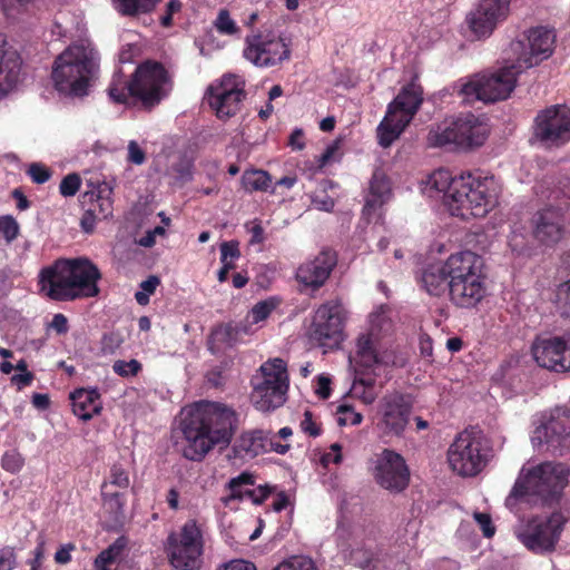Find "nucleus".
Masks as SVG:
<instances>
[{
    "label": "nucleus",
    "instance_id": "nucleus-15",
    "mask_svg": "<svg viewBox=\"0 0 570 570\" xmlns=\"http://www.w3.org/2000/svg\"><path fill=\"white\" fill-rule=\"evenodd\" d=\"M534 139L546 149H556L570 141V109L556 105L541 110L533 127Z\"/></svg>",
    "mask_w": 570,
    "mask_h": 570
},
{
    "label": "nucleus",
    "instance_id": "nucleus-40",
    "mask_svg": "<svg viewBox=\"0 0 570 570\" xmlns=\"http://www.w3.org/2000/svg\"><path fill=\"white\" fill-rule=\"evenodd\" d=\"M242 184L247 191H266L271 184V177L264 170L245 171L242 176Z\"/></svg>",
    "mask_w": 570,
    "mask_h": 570
},
{
    "label": "nucleus",
    "instance_id": "nucleus-56",
    "mask_svg": "<svg viewBox=\"0 0 570 570\" xmlns=\"http://www.w3.org/2000/svg\"><path fill=\"white\" fill-rule=\"evenodd\" d=\"M23 465L22 456L17 452H8L2 456V466L10 472L19 471Z\"/></svg>",
    "mask_w": 570,
    "mask_h": 570
},
{
    "label": "nucleus",
    "instance_id": "nucleus-10",
    "mask_svg": "<svg viewBox=\"0 0 570 570\" xmlns=\"http://www.w3.org/2000/svg\"><path fill=\"white\" fill-rule=\"evenodd\" d=\"M522 71L512 62L491 75H475L460 88L464 100L494 102L507 99L515 87L517 77Z\"/></svg>",
    "mask_w": 570,
    "mask_h": 570
},
{
    "label": "nucleus",
    "instance_id": "nucleus-53",
    "mask_svg": "<svg viewBox=\"0 0 570 570\" xmlns=\"http://www.w3.org/2000/svg\"><path fill=\"white\" fill-rule=\"evenodd\" d=\"M265 438L264 452L273 451L279 454H285L289 450V444H282L277 441L278 436L271 431H265Z\"/></svg>",
    "mask_w": 570,
    "mask_h": 570
},
{
    "label": "nucleus",
    "instance_id": "nucleus-20",
    "mask_svg": "<svg viewBox=\"0 0 570 570\" xmlns=\"http://www.w3.org/2000/svg\"><path fill=\"white\" fill-rule=\"evenodd\" d=\"M209 106L216 111L220 119H227L234 116L238 110L240 102L245 99L244 81L235 76H225L218 88H208Z\"/></svg>",
    "mask_w": 570,
    "mask_h": 570
},
{
    "label": "nucleus",
    "instance_id": "nucleus-13",
    "mask_svg": "<svg viewBox=\"0 0 570 570\" xmlns=\"http://www.w3.org/2000/svg\"><path fill=\"white\" fill-rule=\"evenodd\" d=\"M566 523L564 517L553 512L549 517H534L515 529L519 541L534 553H548L556 549Z\"/></svg>",
    "mask_w": 570,
    "mask_h": 570
},
{
    "label": "nucleus",
    "instance_id": "nucleus-8",
    "mask_svg": "<svg viewBox=\"0 0 570 570\" xmlns=\"http://www.w3.org/2000/svg\"><path fill=\"white\" fill-rule=\"evenodd\" d=\"M422 88L415 83L405 86L389 105L383 120L377 127L379 144L386 148L396 140L423 101Z\"/></svg>",
    "mask_w": 570,
    "mask_h": 570
},
{
    "label": "nucleus",
    "instance_id": "nucleus-58",
    "mask_svg": "<svg viewBox=\"0 0 570 570\" xmlns=\"http://www.w3.org/2000/svg\"><path fill=\"white\" fill-rule=\"evenodd\" d=\"M110 484L121 489L129 485L128 474L118 465H114L110 473Z\"/></svg>",
    "mask_w": 570,
    "mask_h": 570
},
{
    "label": "nucleus",
    "instance_id": "nucleus-23",
    "mask_svg": "<svg viewBox=\"0 0 570 570\" xmlns=\"http://www.w3.org/2000/svg\"><path fill=\"white\" fill-rule=\"evenodd\" d=\"M568 230L563 223V213L558 207H547L533 218V236L546 246H554L563 240Z\"/></svg>",
    "mask_w": 570,
    "mask_h": 570
},
{
    "label": "nucleus",
    "instance_id": "nucleus-48",
    "mask_svg": "<svg viewBox=\"0 0 570 570\" xmlns=\"http://www.w3.org/2000/svg\"><path fill=\"white\" fill-rule=\"evenodd\" d=\"M18 233V223L11 216L0 217V235H2L7 242H12L17 238Z\"/></svg>",
    "mask_w": 570,
    "mask_h": 570
},
{
    "label": "nucleus",
    "instance_id": "nucleus-11",
    "mask_svg": "<svg viewBox=\"0 0 570 570\" xmlns=\"http://www.w3.org/2000/svg\"><path fill=\"white\" fill-rule=\"evenodd\" d=\"M261 382L254 384L252 401L257 410L267 412L282 406L286 401L288 375L286 363L274 358L261 366Z\"/></svg>",
    "mask_w": 570,
    "mask_h": 570
},
{
    "label": "nucleus",
    "instance_id": "nucleus-30",
    "mask_svg": "<svg viewBox=\"0 0 570 570\" xmlns=\"http://www.w3.org/2000/svg\"><path fill=\"white\" fill-rule=\"evenodd\" d=\"M421 283L423 288L433 296H440L446 291L450 292V277L444 263L430 265L425 268Z\"/></svg>",
    "mask_w": 570,
    "mask_h": 570
},
{
    "label": "nucleus",
    "instance_id": "nucleus-25",
    "mask_svg": "<svg viewBox=\"0 0 570 570\" xmlns=\"http://www.w3.org/2000/svg\"><path fill=\"white\" fill-rule=\"evenodd\" d=\"M485 285L481 275H472L450 286V298L462 308L474 307L485 296Z\"/></svg>",
    "mask_w": 570,
    "mask_h": 570
},
{
    "label": "nucleus",
    "instance_id": "nucleus-1",
    "mask_svg": "<svg viewBox=\"0 0 570 570\" xmlns=\"http://www.w3.org/2000/svg\"><path fill=\"white\" fill-rule=\"evenodd\" d=\"M236 426L235 412L219 403L197 405L181 421L184 434L183 455L190 461H202L214 448L227 446Z\"/></svg>",
    "mask_w": 570,
    "mask_h": 570
},
{
    "label": "nucleus",
    "instance_id": "nucleus-33",
    "mask_svg": "<svg viewBox=\"0 0 570 570\" xmlns=\"http://www.w3.org/2000/svg\"><path fill=\"white\" fill-rule=\"evenodd\" d=\"M351 393L364 404H372L379 395L375 390V379L364 377L363 372L357 370Z\"/></svg>",
    "mask_w": 570,
    "mask_h": 570
},
{
    "label": "nucleus",
    "instance_id": "nucleus-29",
    "mask_svg": "<svg viewBox=\"0 0 570 570\" xmlns=\"http://www.w3.org/2000/svg\"><path fill=\"white\" fill-rule=\"evenodd\" d=\"M97 390L78 389L70 394L72 411L82 421L92 419L101 410Z\"/></svg>",
    "mask_w": 570,
    "mask_h": 570
},
{
    "label": "nucleus",
    "instance_id": "nucleus-26",
    "mask_svg": "<svg viewBox=\"0 0 570 570\" xmlns=\"http://www.w3.org/2000/svg\"><path fill=\"white\" fill-rule=\"evenodd\" d=\"M444 265L450 277V285L464 281L472 275H480V257L470 250L451 255Z\"/></svg>",
    "mask_w": 570,
    "mask_h": 570
},
{
    "label": "nucleus",
    "instance_id": "nucleus-62",
    "mask_svg": "<svg viewBox=\"0 0 570 570\" xmlns=\"http://www.w3.org/2000/svg\"><path fill=\"white\" fill-rule=\"evenodd\" d=\"M301 429L311 436H317L321 433L320 428L313 421V414L311 411H305L304 419L301 422Z\"/></svg>",
    "mask_w": 570,
    "mask_h": 570
},
{
    "label": "nucleus",
    "instance_id": "nucleus-45",
    "mask_svg": "<svg viewBox=\"0 0 570 570\" xmlns=\"http://www.w3.org/2000/svg\"><path fill=\"white\" fill-rule=\"evenodd\" d=\"M112 370L116 374L122 377H131L136 376L140 372L141 364L137 360H118L114 363Z\"/></svg>",
    "mask_w": 570,
    "mask_h": 570
},
{
    "label": "nucleus",
    "instance_id": "nucleus-21",
    "mask_svg": "<svg viewBox=\"0 0 570 570\" xmlns=\"http://www.w3.org/2000/svg\"><path fill=\"white\" fill-rule=\"evenodd\" d=\"M532 355L539 366L554 371L570 370V344L560 336L539 337L532 345Z\"/></svg>",
    "mask_w": 570,
    "mask_h": 570
},
{
    "label": "nucleus",
    "instance_id": "nucleus-36",
    "mask_svg": "<svg viewBox=\"0 0 570 570\" xmlns=\"http://www.w3.org/2000/svg\"><path fill=\"white\" fill-rule=\"evenodd\" d=\"M509 4L510 0H480L476 7L480 16H488L499 23L507 18Z\"/></svg>",
    "mask_w": 570,
    "mask_h": 570
},
{
    "label": "nucleus",
    "instance_id": "nucleus-43",
    "mask_svg": "<svg viewBox=\"0 0 570 570\" xmlns=\"http://www.w3.org/2000/svg\"><path fill=\"white\" fill-rule=\"evenodd\" d=\"M557 308L561 317L570 320V279L561 284L558 288Z\"/></svg>",
    "mask_w": 570,
    "mask_h": 570
},
{
    "label": "nucleus",
    "instance_id": "nucleus-63",
    "mask_svg": "<svg viewBox=\"0 0 570 570\" xmlns=\"http://www.w3.org/2000/svg\"><path fill=\"white\" fill-rule=\"evenodd\" d=\"M76 549L73 543L61 546L55 553V561L59 564H67L71 561V552Z\"/></svg>",
    "mask_w": 570,
    "mask_h": 570
},
{
    "label": "nucleus",
    "instance_id": "nucleus-14",
    "mask_svg": "<svg viewBox=\"0 0 570 570\" xmlns=\"http://www.w3.org/2000/svg\"><path fill=\"white\" fill-rule=\"evenodd\" d=\"M346 313L338 301L322 304L314 313L309 338L326 350L337 348L344 341Z\"/></svg>",
    "mask_w": 570,
    "mask_h": 570
},
{
    "label": "nucleus",
    "instance_id": "nucleus-41",
    "mask_svg": "<svg viewBox=\"0 0 570 570\" xmlns=\"http://www.w3.org/2000/svg\"><path fill=\"white\" fill-rule=\"evenodd\" d=\"M376 552L373 543H368L366 547L356 548L351 551V562L364 570H372V563L375 560Z\"/></svg>",
    "mask_w": 570,
    "mask_h": 570
},
{
    "label": "nucleus",
    "instance_id": "nucleus-28",
    "mask_svg": "<svg viewBox=\"0 0 570 570\" xmlns=\"http://www.w3.org/2000/svg\"><path fill=\"white\" fill-rule=\"evenodd\" d=\"M6 46L7 38L0 33V98L12 89L20 75V61L16 52L6 50Z\"/></svg>",
    "mask_w": 570,
    "mask_h": 570
},
{
    "label": "nucleus",
    "instance_id": "nucleus-22",
    "mask_svg": "<svg viewBox=\"0 0 570 570\" xmlns=\"http://www.w3.org/2000/svg\"><path fill=\"white\" fill-rule=\"evenodd\" d=\"M531 442L534 448L548 445L553 452L563 453L570 449V416L558 414L535 428Z\"/></svg>",
    "mask_w": 570,
    "mask_h": 570
},
{
    "label": "nucleus",
    "instance_id": "nucleus-37",
    "mask_svg": "<svg viewBox=\"0 0 570 570\" xmlns=\"http://www.w3.org/2000/svg\"><path fill=\"white\" fill-rule=\"evenodd\" d=\"M124 16H137L151 11L160 0H112Z\"/></svg>",
    "mask_w": 570,
    "mask_h": 570
},
{
    "label": "nucleus",
    "instance_id": "nucleus-42",
    "mask_svg": "<svg viewBox=\"0 0 570 570\" xmlns=\"http://www.w3.org/2000/svg\"><path fill=\"white\" fill-rule=\"evenodd\" d=\"M272 570H317V567L313 559L305 556H293Z\"/></svg>",
    "mask_w": 570,
    "mask_h": 570
},
{
    "label": "nucleus",
    "instance_id": "nucleus-31",
    "mask_svg": "<svg viewBox=\"0 0 570 570\" xmlns=\"http://www.w3.org/2000/svg\"><path fill=\"white\" fill-rule=\"evenodd\" d=\"M239 337V328L230 323L220 324L213 328L208 336V350L213 354H220L225 350L233 347Z\"/></svg>",
    "mask_w": 570,
    "mask_h": 570
},
{
    "label": "nucleus",
    "instance_id": "nucleus-49",
    "mask_svg": "<svg viewBox=\"0 0 570 570\" xmlns=\"http://www.w3.org/2000/svg\"><path fill=\"white\" fill-rule=\"evenodd\" d=\"M108 484L104 483L102 485V497L105 504L114 511L116 514L122 513L124 502L121 501V497L118 492L108 493L106 491Z\"/></svg>",
    "mask_w": 570,
    "mask_h": 570
},
{
    "label": "nucleus",
    "instance_id": "nucleus-18",
    "mask_svg": "<svg viewBox=\"0 0 570 570\" xmlns=\"http://www.w3.org/2000/svg\"><path fill=\"white\" fill-rule=\"evenodd\" d=\"M411 412L412 406L402 394L385 395L380 403L377 429L387 436H402Z\"/></svg>",
    "mask_w": 570,
    "mask_h": 570
},
{
    "label": "nucleus",
    "instance_id": "nucleus-59",
    "mask_svg": "<svg viewBox=\"0 0 570 570\" xmlns=\"http://www.w3.org/2000/svg\"><path fill=\"white\" fill-rule=\"evenodd\" d=\"M239 256L240 252L238 248V243L224 242L220 244V262H225L226 259H235Z\"/></svg>",
    "mask_w": 570,
    "mask_h": 570
},
{
    "label": "nucleus",
    "instance_id": "nucleus-17",
    "mask_svg": "<svg viewBox=\"0 0 570 570\" xmlns=\"http://www.w3.org/2000/svg\"><path fill=\"white\" fill-rule=\"evenodd\" d=\"M291 50L281 37L254 35L246 38L244 57L257 67L275 66L289 58Z\"/></svg>",
    "mask_w": 570,
    "mask_h": 570
},
{
    "label": "nucleus",
    "instance_id": "nucleus-47",
    "mask_svg": "<svg viewBox=\"0 0 570 570\" xmlns=\"http://www.w3.org/2000/svg\"><path fill=\"white\" fill-rule=\"evenodd\" d=\"M215 26L220 33L225 35H234L238 30L235 21L230 18L227 10L219 11Z\"/></svg>",
    "mask_w": 570,
    "mask_h": 570
},
{
    "label": "nucleus",
    "instance_id": "nucleus-32",
    "mask_svg": "<svg viewBox=\"0 0 570 570\" xmlns=\"http://www.w3.org/2000/svg\"><path fill=\"white\" fill-rule=\"evenodd\" d=\"M377 355L373 347L371 337L365 334L361 335L356 342V351L354 356L356 371H361L360 368H371L377 363Z\"/></svg>",
    "mask_w": 570,
    "mask_h": 570
},
{
    "label": "nucleus",
    "instance_id": "nucleus-52",
    "mask_svg": "<svg viewBox=\"0 0 570 570\" xmlns=\"http://www.w3.org/2000/svg\"><path fill=\"white\" fill-rule=\"evenodd\" d=\"M473 518L480 525L482 533L485 538H492L495 533V527L492 523L491 515L483 512H474Z\"/></svg>",
    "mask_w": 570,
    "mask_h": 570
},
{
    "label": "nucleus",
    "instance_id": "nucleus-34",
    "mask_svg": "<svg viewBox=\"0 0 570 570\" xmlns=\"http://www.w3.org/2000/svg\"><path fill=\"white\" fill-rule=\"evenodd\" d=\"M466 23L470 31L476 39L489 37L497 27V22L488 16H480L479 8L475 7L466 16Z\"/></svg>",
    "mask_w": 570,
    "mask_h": 570
},
{
    "label": "nucleus",
    "instance_id": "nucleus-61",
    "mask_svg": "<svg viewBox=\"0 0 570 570\" xmlns=\"http://www.w3.org/2000/svg\"><path fill=\"white\" fill-rule=\"evenodd\" d=\"M128 159L135 165H141L146 159L144 150L135 140L128 144Z\"/></svg>",
    "mask_w": 570,
    "mask_h": 570
},
{
    "label": "nucleus",
    "instance_id": "nucleus-39",
    "mask_svg": "<svg viewBox=\"0 0 570 570\" xmlns=\"http://www.w3.org/2000/svg\"><path fill=\"white\" fill-rule=\"evenodd\" d=\"M125 548L124 539H117L111 546L102 550L95 560L96 570H115L111 568Z\"/></svg>",
    "mask_w": 570,
    "mask_h": 570
},
{
    "label": "nucleus",
    "instance_id": "nucleus-51",
    "mask_svg": "<svg viewBox=\"0 0 570 570\" xmlns=\"http://www.w3.org/2000/svg\"><path fill=\"white\" fill-rule=\"evenodd\" d=\"M121 340L119 335L114 333L104 334L100 342V353L102 355H109L120 346Z\"/></svg>",
    "mask_w": 570,
    "mask_h": 570
},
{
    "label": "nucleus",
    "instance_id": "nucleus-50",
    "mask_svg": "<svg viewBox=\"0 0 570 570\" xmlns=\"http://www.w3.org/2000/svg\"><path fill=\"white\" fill-rule=\"evenodd\" d=\"M273 301H263L254 305L252 308V317L255 323L264 321L275 308Z\"/></svg>",
    "mask_w": 570,
    "mask_h": 570
},
{
    "label": "nucleus",
    "instance_id": "nucleus-12",
    "mask_svg": "<svg viewBox=\"0 0 570 570\" xmlns=\"http://www.w3.org/2000/svg\"><path fill=\"white\" fill-rule=\"evenodd\" d=\"M203 534L195 520H188L179 532L167 538L166 551L170 564L178 570H198L202 567Z\"/></svg>",
    "mask_w": 570,
    "mask_h": 570
},
{
    "label": "nucleus",
    "instance_id": "nucleus-54",
    "mask_svg": "<svg viewBox=\"0 0 570 570\" xmlns=\"http://www.w3.org/2000/svg\"><path fill=\"white\" fill-rule=\"evenodd\" d=\"M183 3L180 0H170L166 4L165 13L160 17V24L163 27H170L173 24V16L180 12Z\"/></svg>",
    "mask_w": 570,
    "mask_h": 570
},
{
    "label": "nucleus",
    "instance_id": "nucleus-5",
    "mask_svg": "<svg viewBox=\"0 0 570 570\" xmlns=\"http://www.w3.org/2000/svg\"><path fill=\"white\" fill-rule=\"evenodd\" d=\"M171 90V79L160 62L146 61L139 65L126 80L115 76L108 89L109 97L118 104L127 102L129 97L138 99L145 108L157 106Z\"/></svg>",
    "mask_w": 570,
    "mask_h": 570
},
{
    "label": "nucleus",
    "instance_id": "nucleus-38",
    "mask_svg": "<svg viewBox=\"0 0 570 570\" xmlns=\"http://www.w3.org/2000/svg\"><path fill=\"white\" fill-rule=\"evenodd\" d=\"M111 193V188L107 183H104L98 188V195L94 199V194L90 195V208H96V214L99 219H106L111 215L112 204L109 198V194Z\"/></svg>",
    "mask_w": 570,
    "mask_h": 570
},
{
    "label": "nucleus",
    "instance_id": "nucleus-46",
    "mask_svg": "<svg viewBox=\"0 0 570 570\" xmlns=\"http://www.w3.org/2000/svg\"><path fill=\"white\" fill-rule=\"evenodd\" d=\"M80 185V176L76 173L69 174L60 183V194L65 197L75 196L78 193Z\"/></svg>",
    "mask_w": 570,
    "mask_h": 570
},
{
    "label": "nucleus",
    "instance_id": "nucleus-57",
    "mask_svg": "<svg viewBox=\"0 0 570 570\" xmlns=\"http://www.w3.org/2000/svg\"><path fill=\"white\" fill-rule=\"evenodd\" d=\"M254 484V475L248 472H243L236 478H233L229 480L227 487L229 491H233L236 495H239V488L245 485H253Z\"/></svg>",
    "mask_w": 570,
    "mask_h": 570
},
{
    "label": "nucleus",
    "instance_id": "nucleus-64",
    "mask_svg": "<svg viewBox=\"0 0 570 570\" xmlns=\"http://www.w3.org/2000/svg\"><path fill=\"white\" fill-rule=\"evenodd\" d=\"M222 570H256V567L245 560H233L225 564Z\"/></svg>",
    "mask_w": 570,
    "mask_h": 570
},
{
    "label": "nucleus",
    "instance_id": "nucleus-27",
    "mask_svg": "<svg viewBox=\"0 0 570 570\" xmlns=\"http://www.w3.org/2000/svg\"><path fill=\"white\" fill-rule=\"evenodd\" d=\"M391 181L383 169L376 168L370 180L368 194L365 198L363 214L370 217L391 197Z\"/></svg>",
    "mask_w": 570,
    "mask_h": 570
},
{
    "label": "nucleus",
    "instance_id": "nucleus-7",
    "mask_svg": "<svg viewBox=\"0 0 570 570\" xmlns=\"http://www.w3.org/2000/svg\"><path fill=\"white\" fill-rule=\"evenodd\" d=\"M492 456L490 441L476 430L461 432L448 451L449 464L462 476L480 473Z\"/></svg>",
    "mask_w": 570,
    "mask_h": 570
},
{
    "label": "nucleus",
    "instance_id": "nucleus-4",
    "mask_svg": "<svg viewBox=\"0 0 570 570\" xmlns=\"http://www.w3.org/2000/svg\"><path fill=\"white\" fill-rule=\"evenodd\" d=\"M100 57L91 42L81 40L69 45L55 59V88L68 97H85L99 77Z\"/></svg>",
    "mask_w": 570,
    "mask_h": 570
},
{
    "label": "nucleus",
    "instance_id": "nucleus-9",
    "mask_svg": "<svg viewBox=\"0 0 570 570\" xmlns=\"http://www.w3.org/2000/svg\"><path fill=\"white\" fill-rule=\"evenodd\" d=\"M488 132L487 124L475 115L468 112L460 115L449 125L431 129L428 141L432 147L454 145L459 148L468 149L483 145Z\"/></svg>",
    "mask_w": 570,
    "mask_h": 570
},
{
    "label": "nucleus",
    "instance_id": "nucleus-2",
    "mask_svg": "<svg viewBox=\"0 0 570 570\" xmlns=\"http://www.w3.org/2000/svg\"><path fill=\"white\" fill-rule=\"evenodd\" d=\"M433 187L444 193V202L453 216L464 219L484 217L497 204L493 177L466 173L451 177L448 170H438L431 177Z\"/></svg>",
    "mask_w": 570,
    "mask_h": 570
},
{
    "label": "nucleus",
    "instance_id": "nucleus-60",
    "mask_svg": "<svg viewBox=\"0 0 570 570\" xmlns=\"http://www.w3.org/2000/svg\"><path fill=\"white\" fill-rule=\"evenodd\" d=\"M97 220L100 219L96 214V208L88 207L80 219V226L86 233H91Z\"/></svg>",
    "mask_w": 570,
    "mask_h": 570
},
{
    "label": "nucleus",
    "instance_id": "nucleus-6",
    "mask_svg": "<svg viewBox=\"0 0 570 570\" xmlns=\"http://www.w3.org/2000/svg\"><path fill=\"white\" fill-rule=\"evenodd\" d=\"M569 469L563 463L543 462L530 469L523 468L507 498L523 500L530 504H550L556 501L568 484Z\"/></svg>",
    "mask_w": 570,
    "mask_h": 570
},
{
    "label": "nucleus",
    "instance_id": "nucleus-19",
    "mask_svg": "<svg viewBox=\"0 0 570 570\" xmlns=\"http://www.w3.org/2000/svg\"><path fill=\"white\" fill-rule=\"evenodd\" d=\"M374 478L382 488L400 492L407 487L410 472L399 453L385 449L376 459Z\"/></svg>",
    "mask_w": 570,
    "mask_h": 570
},
{
    "label": "nucleus",
    "instance_id": "nucleus-24",
    "mask_svg": "<svg viewBox=\"0 0 570 570\" xmlns=\"http://www.w3.org/2000/svg\"><path fill=\"white\" fill-rule=\"evenodd\" d=\"M336 262L335 254L330 249H324L297 268L296 279L305 287L317 289L327 281Z\"/></svg>",
    "mask_w": 570,
    "mask_h": 570
},
{
    "label": "nucleus",
    "instance_id": "nucleus-44",
    "mask_svg": "<svg viewBox=\"0 0 570 570\" xmlns=\"http://www.w3.org/2000/svg\"><path fill=\"white\" fill-rule=\"evenodd\" d=\"M337 423L340 425H357L362 422V414L356 412L353 406L342 404L337 407Z\"/></svg>",
    "mask_w": 570,
    "mask_h": 570
},
{
    "label": "nucleus",
    "instance_id": "nucleus-35",
    "mask_svg": "<svg viewBox=\"0 0 570 570\" xmlns=\"http://www.w3.org/2000/svg\"><path fill=\"white\" fill-rule=\"evenodd\" d=\"M265 439V431L263 430L245 433L238 440L236 449L245 455L256 456L264 452Z\"/></svg>",
    "mask_w": 570,
    "mask_h": 570
},
{
    "label": "nucleus",
    "instance_id": "nucleus-55",
    "mask_svg": "<svg viewBox=\"0 0 570 570\" xmlns=\"http://www.w3.org/2000/svg\"><path fill=\"white\" fill-rule=\"evenodd\" d=\"M28 174L36 184H45L51 177L50 170L40 164H31Z\"/></svg>",
    "mask_w": 570,
    "mask_h": 570
},
{
    "label": "nucleus",
    "instance_id": "nucleus-16",
    "mask_svg": "<svg viewBox=\"0 0 570 570\" xmlns=\"http://www.w3.org/2000/svg\"><path fill=\"white\" fill-rule=\"evenodd\" d=\"M556 33L546 27L532 28L523 38L511 42V51L515 56L513 61L519 70L523 71L537 66L549 58L553 52Z\"/></svg>",
    "mask_w": 570,
    "mask_h": 570
},
{
    "label": "nucleus",
    "instance_id": "nucleus-3",
    "mask_svg": "<svg viewBox=\"0 0 570 570\" xmlns=\"http://www.w3.org/2000/svg\"><path fill=\"white\" fill-rule=\"evenodd\" d=\"M101 274L88 258L58 259L40 273L41 292L53 301L95 297Z\"/></svg>",
    "mask_w": 570,
    "mask_h": 570
}]
</instances>
